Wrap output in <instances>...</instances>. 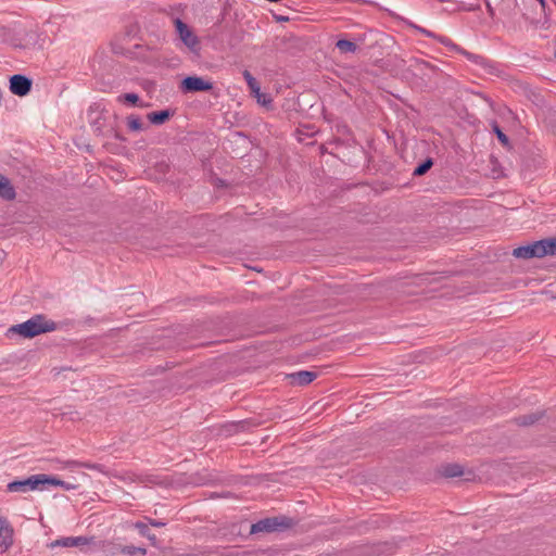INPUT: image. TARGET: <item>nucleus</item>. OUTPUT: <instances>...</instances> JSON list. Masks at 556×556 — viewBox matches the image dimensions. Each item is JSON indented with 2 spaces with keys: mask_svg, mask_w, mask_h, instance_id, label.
Returning <instances> with one entry per match:
<instances>
[{
  "mask_svg": "<svg viewBox=\"0 0 556 556\" xmlns=\"http://www.w3.org/2000/svg\"><path fill=\"white\" fill-rule=\"evenodd\" d=\"M291 384L307 386L317 378V372L309 370H300L287 376Z\"/></svg>",
  "mask_w": 556,
  "mask_h": 556,
  "instance_id": "9",
  "label": "nucleus"
},
{
  "mask_svg": "<svg viewBox=\"0 0 556 556\" xmlns=\"http://www.w3.org/2000/svg\"><path fill=\"white\" fill-rule=\"evenodd\" d=\"M294 525L291 518L286 516L264 518L251 526V533L274 532L289 529Z\"/></svg>",
  "mask_w": 556,
  "mask_h": 556,
  "instance_id": "2",
  "label": "nucleus"
},
{
  "mask_svg": "<svg viewBox=\"0 0 556 556\" xmlns=\"http://www.w3.org/2000/svg\"><path fill=\"white\" fill-rule=\"evenodd\" d=\"M31 79L25 75L15 74L10 77V91L15 96H27L31 90Z\"/></svg>",
  "mask_w": 556,
  "mask_h": 556,
  "instance_id": "7",
  "label": "nucleus"
},
{
  "mask_svg": "<svg viewBox=\"0 0 556 556\" xmlns=\"http://www.w3.org/2000/svg\"><path fill=\"white\" fill-rule=\"evenodd\" d=\"M441 473L445 478H456L463 476L464 470L458 464H447L442 466Z\"/></svg>",
  "mask_w": 556,
  "mask_h": 556,
  "instance_id": "15",
  "label": "nucleus"
},
{
  "mask_svg": "<svg viewBox=\"0 0 556 556\" xmlns=\"http://www.w3.org/2000/svg\"><path fill=\"white\" fill-rule=\"evenodd\" d=\"M180 89L184 93L211 91L213 84L199 76H187L181 80Z\"/></svg>",
  "mask_w": 556,
  "mask_h": 556,
  "instance_id": "5",
  "label": "nucleus"
},
{
  "mask_svg": "<svg viewBox=\"0 0 556 556\" xmlns=\"http://www.w3.org/2000/svg\"><path fill=\"white\" fill-rule=\"evenodd\" d=\"M538 1L541 3V5H542L543 8L545 7V0H538Z\"/></svg>",
  "mask_w": 556,
  "mask_h": 556,
  "instance_id": "35",
  "label": "nucleus"
},
{
  "mask_svg": "<svg viewBox=\"0 0 556 556\" xmlns=\"http://www.w3.org/2000/svg\"><path fill=\"white\" fill-rule=\"evenodd\" d=\"M14 543V529L9 520L0 517V554L7 553Z\"/></svg>",
  "mask_w": 556,
  "mask_h": 556,
  "instance_id": "6",
  "label": "nucleus"
},
{
  "mask_svg": "<svg viewBox=\"0 0 556 556\" xmlns=\"http://www.w3.org/2000/svg\"><path fill=\"white\" fill-rule=\"evenodd\" d=\"M77 541L76 536H67V538H61L53 542H51L48 546L51 548L54 547H76Z\"/></svg>",
  "mask_w": 556,
  "mask_h": 556,
  "instance_id": "17",
  "label": "nucleus"
},
{
  "mask_svg": "<svg viewBox=\"0 0 556 556\" xmlns=\"http://www.w3.org/2000/svg\"><path fill=\"white\" fill-rule=\"evenodd\" d=\"M277 21H288L289 18L286 16H276Z\"/></svg>",
  "mask_w": 556,
  "mask_h": 556,
  "instance_id": "32",
  "label": "nucleus"
},
{
  "mask_svg": "<svg viewBox=\"0 0 556 556\" xmlns=\"http://www.w3.org/2000/svg\"><path fill=\"white\" fill-rule=\"evenodd\" d=\"M491 126H492V130L493 132L496 135V138L498 139V141L504 146V147H508L509 146V138L503 132V130L501 129V127L498 126V124L493 121L491 123Z\"/></svg>",
  "mask_w": 556,
  "mask_h": 556,
  "instance_id": "22",
  "label": "nucleus"
},
{
  "mask_svg": "<svg viewBox=\"0 0 556 556\" xmlns=\"http://www.w3.org/2000/svg\"><path fill=\"white\" fill-rule=\"evenodd\" d=\"M149 523L152 526V527H156V528H160V527H164L165 526V522H162V521H157L155 519H149Z\"/></svg>",
  "mask_w": 556,
  "mask_h": 556,
  "instance_id": "30",
  "label": "nucleus"
},
{
  "mask_svg": "<svg viewBox=\"0 0 556 556\" xmlns=\"http://www.w3.org/2000/svg\"><path fill=\"white\" fill-rule=\"evenodd\" d=\"M139 96L137 93H124L118 97V101H124L132 105H137L139 102Z\"/></svg>",
  "mask_w": 556,
  "mask_h": 556,
  "instance_id": "26",
  "label": "nucleus"
},
{
  "mask_svg": "<svg viewBox=\"0 0 556 556\" xmlns=\"http://www.w3.org/2000/svg\"><path fill=\"white\" fill-rule=\"evenodd\" d=\"M437 40L439 42H441L442 45H444L445 47L450 48L451 50L456 51V52L465 55L469 60H472L475 62H478L479 60H482L481 56L475 55V54L466 51L465 49H463L458 45L454 43L450 38H447L445 36H439L438 35Z\"/></svg>",
  "mask_w": 556,
  "mask_h": 556,
  "instance_id": "10",
  "label": "nucleus"
},
{
  "mask_svg": "<svg viewBox=\"0 0 556 556\" xmlns=\"http://www.w3.org/2000/svg\"><path fill=\"white\" fill-rule=\"evenodd\" d=\"M539 241L541 245V258L556 255V237L544 238Z\"/></svg>",
  "mask_w": 556,
  "mask_h": 556,
  "instance_id": "12",
  "label": "nucleus"
},
{
  "mask_svg": "<svg viewBox=\"0 0 556 556\" xmlns=\"http://www.w3.org/2000/svg\"><path fill=\"white\" fill-rule=\"evenodd\" d=\"M540 241H534L533 243L518 247L513 250V255L516 258L529 260L533 257L541 258V249Z\"/></svg>",
  "mask_w": 556,
  "mask_h": 556,
  "instance_id": "8",
  "label": "nucleus"
},
{
  "mask_svg": "<svg viewBox=\"0 0 556 556\" xmlns=\"http://www.w3.org/2000/svg\"><path fill=\"white\" fill-rule=\"evenodd\" d=\"M135 528L139 531L142 536L148 538L151 541L155 540V535L151 534L149 526L144 522L138 521L135 523Z\"/></svg>",
  "mask_w": 556,
  "mask_h": 556,
  "instance_id": "25",
  "label": "nucleus"
},
{
  "mask_svg": "<svg viewBox=\"0 0 556 556\" xmlns=\"http://www.w3.org/2000/svg\"><path fill=\"white\" fill-rule=\"evenodd\" d=\"M243 77L250 88V90L256 94L260 93V84L258 81L252 76V74L249 71L243 72Z\"/></svg>",
  "mask_w": 556,
  "mask_h": 556,
  "instance_id": "23",
  "label": "nucleus"
},
{
  "mask_svg": "<svg viewBox=\"0 0 556 556\" xmlns=\"http://www.w3.org/2000/svg\"><path fill=\"white\" fill-rule=\"evenodd\" d=\"M16 193L11 181L3 175L0 174V197L4 200H13Z\"/></svg>",
  "mask_w": 556,
  "mask_h": 556,
  "instance_id": "11",
  "label": "nucleus"
},
{
  "mask_svg": "<svg viewBox=\"0 0 556 556\" xmlns=\"http://www.w3.org/2000/svg\"><path fill=\"white\" fill-rule=\"evenodd\" d=\"M121 552L126 555H141L144 556L147 554V549L143 547H137L134 545H125L121 548Z\"/></svg>",
  "mask_w": 556,
  "mask_h": 556,
  "instance_id": "24",
  "label": "nucleus"
},
{
  "mask_svg": "<svg viewBox=\"0 0 556 556\" xmlns=\"http://www.w3.org/2000/svg\"><path fill=\"white\" fill-rule=\"evenodd\" d=\"M101 122H99V119H97V122H94V126H96V130H101Z\"/></svg>",
  "mask_w": 556,
  "mask_h": 556,
  "instance_id": "31",
  "label": "nucleus"
},
{
  "mask_svg": "<svg viewBox=\"0 0 556 556\" xmlns=\"http://www.w3.org/2000/svg\"><path fill=\"white\" fill-rule=\"evenodd\" d=\"M76 547H81L84 545H88L93 543V538H87V536H76Z\"/></svg>",
  "mask_w": 556,
  "mask_h": 556,
  "instance_id": "27",
  "label": "nucleus"
},
{
  "mask_svg": "<svg viewBox=\"0 0 556 556\" xmlns=\"http://www.w3.org/2000/svg\"><path fill=\"white\" fill-rule=\"evenodd\" d=\"M43 486V473H39L30 476L24 480H14L8 483L7 490L12 493H25L28 491L42 489Z\"/></svg>",
  "mask_w": 556,
  "mask_h": 556,
  "instance_id": "3",
  "label": "nucleus"
},
{
  "mask_svg": "<svg viewBox=\"0 0 556 556\" xmlns=\"http://www.w3.org/2000/svg\"><path fill=\"white\" fill-rule=\"evenodd\" d=\"M81 466L85 468H88V469L99 470V471H102V467H103L100 464H89V463L83 464Z\"/></svg>",
  "mask_w": 556,
  "mask_h": 556,
  "instance_id": "29",
  "label": "nucleus"
},
{
  "mask_svg": "<svg viewBox=\"0 0 556 556\" xmlns=\"http://www.w3.org/2000/svg\"><path fill=\"white\" fill-rule=\"evenodd\" d=\"M433 166V160L431 157H427L426 160H424L420 164H418L414 172H413V175L416 176V177H419V176H422L425 175L431 167Z\"/></svg>",
  "mask_w": 556,
  "mask_h": 556,
  "instance_id": "19",
  "label": "nucleus"
},
{
  "mask_svg": "<svg viewBox=\"0 0 556 556\" xmlns=\"http://www.w3.org/2000/svg\"><path fill=\"white\" fill-rule=\"evenodd\" d=\"M413 27H414L415 29H417L419 33H421V34H424L425 36H427V37L434 38V39H437V37H438V35H435L434 33H432V31H430V30H428V29H426V28L419 27V26H417V25H413Z\"/></svg>",
  "mask_w": 556,
  "mask_h": 556,
  "instance_id": "28",
  "label": "nucleus"
},
{
  "mask_svg": "<svg viewBox=\"0 0 556 556\" xmlns=\"http://www.w3.org/2000/svg\"><path fill=\"white\" fill-rule=\"evenodd\" d=\"M544 416L543 412H535L520 416L515 419L518 426H532L538 422Z\"/></svg>",
  "mask_w": 556,
  "mask_h": 556,
  "instance_id": "14",
  "label": "nucleus"
},
{
  "mask_svg": "<svg viewBox=\"0 0 556 556\" xmlns=\"http://www.w3.org/2000/svg\"><path fill=\"white\" fill-rule=\"evenodd\" d=\"M127 126L131 131H140L144 129V125L138 115H129L127 117Z\"/></svg>",
  "mask_w": 556,
  "mask_h": 556,
  "instance_id": "20",
  "label": "nucleus"
},
{
  "mask_svg": "<svg viewBox=\"0 0 556 556\" xmlns=\"http://www.w3.org/2000/svg\"><path fill=\"white\" fill-rule=\"evenodd\" d=\"M260 553H261L262 555H265V554H267V551L263 549V551H260Z\"/></svg>",
  "mask_w": 556,
  "mask_h": 556,
  "instance_id": "36",
  "label": "nucleus"
},
{
  "mask_svg": "<svg viewBox=\"0 0 556 556\" xmlns=\"http://www.w3.org/2000/svg\"><path fill=\"white\" fill-rule=\"evenodd\" d=\"M175 27L180 40L186 45V47H188L191 52L198 54L201 49L200 41L190 27L179 18L175 20Z\"/></svg>",
  "mask_w": 556,
  "mask_h": 556,
  "instance_id": "4",
  "label": "nucleus"
},
{
  "mask_svg": "<svg viewBox=\"0 0 556 556\" xmlns=\"http://www.w3.org/2000/svg\"><path fill=\"white\" fill-rule=\"evenodd\" d=\"M173 116V112L169 110H161L150 112L147 115L148 121L154 125H162L166 123Z\"/></svg>",
  "mask_w": 556,
  "mask_h": 556,
  "instance_id": "13",
  "label": "nucleus"
},
{
  "mask_svg": "<svg viewBox=\"0 0 556 556\" xmlns=\"http://www.w3.org/2000/svg\"><path fill=\"white\" fill-rule=\"evenodd\" d=\"M114 137L118 140H124V138L122 136H119L117 132H115Z\"/></svg>",
  "mask_w": 556,
  "mask_h": 556,
  "instance_id": "33",
  "label": "nucleus"
},
{
  "mask_svg": "<svg viewBox=\"0 0 556 556\" xmlns=\"http://www.w3.org/2000/svg\"><path fill=\"white\" fill-rule=\"evenodd\" d=\"M336 47L340 50L341 53H354L357 50L356 43L348 39L338 40Z\"/></svg>",
  "mask_w": 556,
  "mask_h": 556,
  "instance_id": "18",
  "label": "nucleus"
},
{
  "mask_svg": "<svg viewBox=\"0 0 556 556\" xmlns=\"http://www.w3.org/2000/svg\"><path fill=\"white\" fill-rule=\"evenodd\" d=\"M438 281V278L432 277L431 274H419L414 276L413 283L416 286H428Z\"/></svg>",
  "mask_w": 556,
  "mask_h": 556,
  "instance_id": "21",
  "label": "nucleus"
},
{
  "mask_svg": "<svg viewBox=\"0 0 556 556\" xmlns=\"http://www.w3.org/2000/svg\"><path fill=\"white\" fill-rule=\"evenodd\" d=\"M488 11H489L490 14H493V9H492V7L489 3H488Z\"/></svg>",
  "mask_w": 556,
  "mask_h": 556,
  "instance_id": "34",
  "label": "nucleus"
},
{
  "mask_svg": "<svg viewBox=\"0 0 556 556\" xmlns=\"http://www.w3.org/2000/svg\"><path fill=\"white\" fill-rule=\"evenodd\" d=\"M43 484H49V485H54V486H61L63 488L64 490L66 491H70V490H75L76 489V485L75 484H71L66 481H63L56 477H52V476H48V475H45L43 473Z\"/></svg>",
  "mask_w": 556,
  "mask_h": 556,
  "instance_id": "16",
  "label": "nucleus"
},
{
  "mask_svg": "<svg viewBox=\"0 0 556 556\" xmlns=\"http://www.w3.org/2000/svg\"><path fill=\"white\" fill-rule=\"evenodd\" d=\"M58 329V325L55 321L47 319V317L42 314L34 315L28 320L12 326L9 329V332L18 333L24 338H34L41 333L51 332Z\"/></svg>",
  "mask_w": 556,
  "mask_h": 556,
  "instance_id": "1",
  "label": "nucleus"
}]
</instances>
